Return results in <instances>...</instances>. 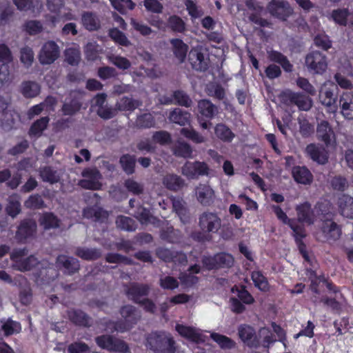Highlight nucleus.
I'll use <instances>...</instances> for the list:
<instances>
[{"instance_id":"11","label":"nucleus","mask_w":353,"mask_h":353,"mask_svg":"<svg viewBox=\"0 0 353 353\" xmlns=\"http://www.w3.org/2000/svg\"><path fill=\"white\" fill-rule=\"evenodd\" d=\"M82 94L77 91H72L69 97L65 99L61 108L64 115L72 116L77 114L81 108Z\"/></svg>"},{"instance_id":"61","label":"nucleus","mask_w":353,"mask_h":353,"mask_svg":"<svg viewBox=\"0 0 353 353\" xmlns=\"http://www.w3.org/2000/svg\"><path fill=\"white\" fill-rule=\"evenodd\" d=\"M105 259L106 262L110 263H124L127 265H132L133 261L125 256L118 253H108Z\"/></svg>"},{"instance_id":"35","label":"nucleus","mask_w":353,"mask_h":353,"mask_svg":"<svg viewBox=\"0 0 353 353\" xmlns=\"http://www.w3.org/2000/svg\"><path fill=\"white\" fill-rule=\"evenodd\" d=\"M39 222L45 230L59 228L61 223V221L52 212L43 213L40 216Z\"/></svg>"},{"instance_id":"7","label":"nucleus","mask_w":353,"mask_h":353,"mask_svg":"<svg viewBox=\"0 0 353 353\" xmlns=\"http://www.w3.org/2000/svg\"><path fill=\"white\" fill-rule=\"evenodd\" d=\"M282 97L285 103L294 104L301 110L308 111L313 105L312 99L300 92L286 91L283 93Z\"/></svg>"},{"instance_id":"22","label":"nucleus","mask_w":353,"mask_h":353,"mask_svg":"<svg viewBox=\"0 0 353 353\" xmlns=\"http://www.w3.org/2000/svg\"><path fill=\"white\" fill-rule=\"evenodd\" d=\"M168 119L171 123L185 126L190 123L191 114L179 108H175L170 112Z\"/></svg>"},{"instance_id":"32","label":"nucleus","mask_w":353,"mask_h":353,"mask_svg":"<svg viewBox=\"0 0 353 353\" xmlns=\"http://www.w3.org/2000/svg\"><path fill=\"white\" fill-rule=\"evenodd\" d=\"M74 254L83 260L94 261L101 257L102 252L98 248L77 247L75 249Z\"/></svg>"},{"instance_id":"34","label":"nucleus","mask_w":353,"mask_h":353,"mask_svg":"<svg viewBox=\"0 0 353 353\" xmlns=\"http://www.w3.org/2000/svg\"><path fill=\"white\" fill-rule=\"evenodd\" d=\"M297 211L298 221L301 223H306L309 225L314 222V213L310 204L305 203L299 205L296 208Z\"/></svg>"},{"instance_id":"24","label":"nucleus","mask_w":353,"mask_h":353,"mask_svg":"<svg viewBox=\"0 0 353 353\" xmlns=\"http://www.w3.org/2000/svg\"><path fill=\"white\" fill-rule=\"evenodd\" d=\"M162 183L169 190L177 192L186 186L185 180L175 174H167L163 179Z\"/></svg>"},{"instance_id":"13","label":"nucleus","mask_w":353,"mask_h":353,"mask_svg":"<svg viewBox=\"0 0 353 353\" xmlns=\"http://www.w3.org/2000/svg\"><path fill=\"white\" fill-rule=\"evenodd\" d=\"M175 330L181 337L190 341L196 343L204 342L203 336L201 330L194 327L177 323L175 325Z\"/></svg>"},{"instance_id":"47","label":"nucleus","mask_w":353,"mask_h":353,"mask_svg":"<svg viewBox=\"0 0 353 353\" xmlns=\"http://www.w3.org/2000/svg\"><path fill=\"white\" fill-rule=\"evenodd\" d=\"M205 92L210 97L218 100H223L225 97L224 88L216 83H210L206 85Z\"/></svg>"},{"instance_id":"46","label":"nucleus","mask_w":353,"mask_h":353,"mask_svg":"<svg viewBox=\"0 0 353 353\" xmlns=\"http://www.w3.org/2000/svg\"><path fill=\"white\" fill-rule=\"evenodd\" d=\"M39 173L43 181L50 183H57L60 179V176L57 171L50 166L41 168Z\"/></svg>"},{"instance_id":"63","label":"nucleus","mask_w":353,"mask_h":353,"mask_svg":"<svg viewBox=\"0 0 353 353\" xmlns=\"http://www.w3.org/2000/svg\"><path fill=\"white\" fill-rule=\"evenodd\" d=\"M108 59L110 63L121 70H127L131 66L130 61L125 57L111 54Z\"/></svg>"},{"instance_id":"27","label":"nucleus","mask_w":353,"mask_h":353,"mask_svg":"<svg viewBox=\"0 0 353 353\" xmlns=\"http://www.w3.org/2000/svg\"><path fill=\"white\" fill-rule=\"evenodd\" d=\"M197 108L199 112L208 119H213L219 113L218 107L209 99L199 100Z\"/></svg>"},{"instance_id":"55","label":"nucleus","mask_w":353,"mask_h":353,"mask_svg":"<svg viewBox=\"0 0 353 353\" xmlns=\"http://www.w3.org/2000/svg\"><path fill=\"white\" fill-rule=\"evenodd\" d=\"M173 97L175 103L181 106L189 108L192 105L190 97L183 90H175L173 92Z\"/></svg>"},{"instance_id":"64","label":"nucleus","mask_w":353,"mask_h":353,"mask_svg":"<svg viewBox=\"0 0 353 353\" xmlns=\"http://www.w3.org/2000/svg\"><path fill=\"white\" fill-rule=\"evenodd\" d=\"M0 21L1 25L6 24L13 15V8L7 3L0 4Z\"/></svg>"},{"instance_id":"20","label":"nucleus","mask_w":353,"mask_h":353,"mask_svg":"<svg viewBox=\"0 0 353 353\" xmlns=\"http://www.w3.org/2000/svg\"><path fill=\"white\" fill-rule=\"evenodd\" d=\"M334 130L327 121H321L316 127V137L319 140L323 141L326 146L330 145L334 138Z\"/></svg>"},{"instance_id":"2","label":"nucleus","mask_w":353,"mask_h":353,"mask_svg":"<svg viewBox=\"0 0 353 353\" xmlns=\"http://www.w3.org/2000/svg\"><path fill=\"white\" fill-rule=\"evenodd\" d=\"M95 342L102 349L110 352H128V344L123 340L108 334H103L95 338Z\"/></svg>"},{"instance_id":"17","label":"nucleus","mask_w":353,"mask_h":353,"mask_svg":"<svg viewBox=\"0 0 353 353\" xmlns=\"http://www.w3.org/2000/svg\"><path fill=\"white\" fill-rule=\"evenodd\" d=\"M16 284L19 288V300L24 305L30 304L32 300V292L30 282L22 275L16 279Z\"/></svg>"},{"instance_id":"9","label":"nucleus","mask_w":353,"mask_h":353,"mask_svg":"<svg viewBox=\"0 0 353 353\" xmlns=\"http://www.w3.org/2000/svg\"><path fill=\"white\" fill-rule=\"evenodd\" d=\"M37 225L32 219H24L21 220L17 227L15 239L19 242L24 243L28 239L34 236L37 232Z\"/></svg>"},{"instance_id":"4","label":"nucleus","mask_w":353,"mask_h":353,"mask_svg":"<svg viewBox=\"0 0 353 353\" xmlns=\"http://www.w3.org/2000/svg\"><path fill=\"white\" fill-rule=\"evenodd\" d=\"M124 293L128 299L138 303L150 294L151 286L147 283L131 282L124 285Z\"/></svg>"},{"instance_id":"50","label":"nucleus","mask_w":353,"mask_h":353,"mask_svg":"<svg viewBox=\"0 0 353 353\" xmlns=\"http://www.w3.org/2000/svg\"><path fill=\"white\" fill-rule=\"evenodd\" d=\"M117 228L128 232L135 231L137 229L136 222L130 217L120 215L116 219Z\"/></svg>"},{"instance_id":"5","label":"nucleus","mask_w":353,"mask_h":353,"mask_svg":"<svg viewBox=\"0 0 353 353\" xmlns=\"http://www.w3.org/2000/svg\"><path fill=\"white\" fill-rule=\"evenodd\" d=\"M198 225L204 233H216L221 227V219L216 213L206 211L199 215Z\"/></svg>"},{"instance_id":"53","label":"nucleus","mask_w":353,"mask_h":353,"mask_svg":"<svg viewBox=\"0 0 353 353\" xmlns=\"http://www.w3.org/2000/svg\"><path fill=\"white\" fill-rule=\"evenodd\" d=\"M168 26L172 31L176 32H183L185 30V24L183 19L176 15L169 17L168 20Z\"/></svg>"},{"instance_id":"39","label":"nucleus","mask_w":353,"mask_h":353,"mask_svg":"<svg viewBox=\"0 0 353 353\" xmlns=\"http://www.w3.org/2000/svg\"><path fill=\"white\" fill-rule=\"evenodd\" d=\"M81 21L83 26L89 31L97 30L100 28V21L93 12H84L82 14Z\"/></svg>"},{"instance_id":"54","label":"nucleus","mask_w":353,"mask_h":353,"mask_svg":"<svg viewBox=\"0 0 353 353\" xmlns=\"http://www.w3.org/2000/svg\"><path fill=\"white\" fill-rule=\"evenodd\" d=\"M124 187L126 190L134 195H140L143 193L144 185L132 179H128L124 181Z\"/></svg>"},{"instance_id":"30","label":"nucleus","mask_w":353,"mask_h":353,"mask_svg":"<svg viewBox=\"0 0 353 353\" xmlns=\"http://www.w3.org/2000/svg\"><path fill=\"white\" fill-rule=\"evenodd\" d=\"M12 174L9 169L0 171V183L6 182V185L12 190L16 189L21 183V174H14L11 178Z\"/></svg>"},{"instance_id":"62","label":"nucleus","mask_w":353,"mask_h":353,"mask_svg":"<svg viewBox=\"0 0 353 353\" xmlns=\"http://www.w3.org/2000/svg\"><path fill=\"white\" fill-rule=\"evenodd\" d=\"M215 134L218 138L223 141H230L234 136L230 128L223 123L216 125Z\"/></svg>"},{"instance_id":"12","label":"nucleus","mask_w":353,"mask_h":353,"mask_svg":"<svg viewBox=\"0 0 353 353\" xmlns=\"http://www.w3.org/2000/svg\"><path fill=\"white\" fill-rule=\"evenodd\" d=\"M56 265L60 270H63V273L72 275L80 270L79 261L72 256L60 254L56 259Z\"/></svg>"},{"instance_id":"44","label":"nucleus","mask_w":353,"mask_h":353,"mask_svg":"<svg viewBox=\"0 0 353 353\" xmlns=\"http://www.w3.org/2000/svg\"><path fill=\"white\" fill-rule=\"evenodd\" d=\"M268 57L272 61L279 63L286 72L292 70V65L290 63L285 56L279 52L272 50L268 52Z\"/></svg>"},{"instance_id":"29","label":"nucleus","mask_w":353,"mask_h":353,"mask_svg":"<svg viewBox=\"0 0 353 353\" xmlns=\"http://www.w3.org/2000/svg\"><path fill=\"white\" fill-rule=\"evenodd\" d=\"M160 237L169 243H176L181 240L182 234L179 230L174 229L173 226L167 223L165 226L162 227Z\"/></svg>"},{"instance_id":"21","label":"nucleus","mask_w":353,"mask_h":353,"mask_svg":"<svg viewBox=\"0 0 353 353\" xmlns=\"http://www.w3.org/2000/svg\"><path fill=\"white\" fill-rule=\"evenodd\" d=\"M120 314L125 323L130 326L137 324L141 318V311L132 305H126L121 307Z\"/></svg>"},{"instance_id":"16","label":"nucleus","mask_w":353,"mask_h":353,"mask_svg":"<svg viewBox=\"0 0 353 353\" xmlns=\"http://www.w3.org/2000/svg\"><path fill=\"white\" fill-rule=\"evenodd\" d=\"M170 199L172 202V210L179 217L181 221L183 224L189 223L190 220L189 210L184 199L180 196H171Z\"/></svg>"},{"instance_id":"1","label":"nucleus","mask_w":353,"mask_h":353,"mask_svg":"<svg viewBox=\"0 0 353 353\" xmlns=\"http://www.w3.org/2000/svg\"><path fill=\"white\" fill-rule=\"evenodd\" d=\"M146 345L154 353H175L176 343L172 335L165 331H154L146 338Z\"/></svg>"},{"instance_id":"52","label":"nucleus","mask_w":353,"mask_h":353,"mask_svg":"<svg viewBox=\"0 0 353 353\" xmlns=\"http://www.w3.org/2000/svg\"><path fill=\"white\" fill-rule=\"evenodd\" d=\"M48 121L49 119L45 117L34 122L29 130V134L37 137H40L43 131L47 128Z\"/></svg>"},{"instance_id":"14","label":"nucleus","mask_w":353,"mask_h":353,"mask_svg":"<svg viewBox=\"0 0 353 353\" xmlns=\"http://www.w3.org/2000/svg\"><path fill=\"white\" fill-rule=\"evenodd\" d=\"M188 61L196 71H205L208 68L209 59L199 49H192L188 54Z\"/></svg>"},{"instance_id":"31","label":"nucleus","mask_w":353,"mask_h":353,"mask_svg":"<svg viewBox=\"0 0 353 353\" xmlns=\"http://www.w3.org/2000/svg\"><path fill=\"white\" fill-rule=\"evenodd\" d=\"M40 265L39 260L34 255H30L22 260L17 261V264H13L12 267L20 272L31 271Z\"/></svg>"},{"instance_id":"49","label":"nucleus","mask_w":353,"mask_h":353,"mask_svg":"<svg viewBox=\"0 0 353 353\" xmlns=\"http://www.w3.org/2000/svg\"><path fill=\"white\" fill-rule=\"evenodd\" d=\"M330 184L335 191L344 192L349 187L347 178L342 175H335L331 177Z\"/></svg>"},{"instance_id":"58","label":"nucleus","mask_w":353,"mask_h":353,"mask_svg":"<svg viewBox=\"0 0 353 353\" xmlns=\"http://www.w3.org/2000/svg\"><path fill=\"white\" fill-rule=\"evenodd\" d=\"M65 60L71 65H77L81 60V54L79 50L70 48L65 51Z\"/></svg>"},{"instance_id":"40","label":"nucleus","mask_w":353,"mask_h":353,"mask_svg":"<svg viewBox=\"0 0 353 353\" xmlns=\"http://www.w3.org/2000/svg\"><path fill=\"white\" fill-rule=\"evenodd\" d=\"M136 157L129 154H123L119 159V163L123 172L131 175L135 172Z\"/></svg>"},{"instance_id":"45","label":"nucleus","mask_w":353,"mask_h":353,"mask_svg":"<svg viewBox=\"0 0 353 353\" xmlns=\"http://www.w3.org/2000/svg\"><path fill=\"white\" fill-rule=\"evenodd\" d=\"M16 122L15 114L12 111L3 112L0 118V128L5 132H9L14 127Z\"/></svg>"},{"instance_id":"19","label":"nucleus","mask_w":353,"mask_h":353,"mask_svg":"<svg viewBox=\"0 0 353 353\" xmlns=\"http://www.w3.org/2000/svg\"><path fill=\"white\" fill-rule=\"evenodd\" d=\"M306 154L315 162L324 165L328 161V155L322 145L310 143L305 148Z\"/></svg>"},{"instance_id":"43","label":"nucleus","mask_w":353,"mask_h":353,"mask_svg":"<svg viewBox=\"0 0 353 353\" xmlns=\"http://www.w3.org/2000/svg\"><path fill=\"white\" fill-rule=\"evenodd\" d=\"M5 210L13 219L21 212V203L17 195L14 194L8 197Z\"/></svg>"},{"instance_id":"57","label":"nucleus","mask_w":353,"mask_h":353,"mask_svg":"<svg viewBox=\"0 0 353 353\" xmlns=\"http://www.w3.org/2000/svg\"><path fill=\"white\" fill-rule=\"evenodd\" d=\"M109 36L116 43H119L121 46L127 47L131 45L130 41L126 37L125 34L117 28H113L110 30Z\"/></svg>"},{"instance_id":"36","label":"nucleus","mask_w":353,"mask_h":353,"mask_svg":"<svg viewBox=\"0 0 353 353\" xmlns=\"http://www.w3.org/2000/svg\"><path fill=\"white\" fill-rule=\"evenodd\" d=\"M292 175L294 180L299 183L310 184L312 181V174L305 167H294Z\"/></svg>"},{"instance_id":"51","label":"nucleus","mask_w":353,"mask_h":353,"mask_svg":"<svg viewBox=\"0 0 353 353\" xmlns=\"http://www.w3.org/2000/svg\"><path fill=\"white\" fill-rule=\"evenodd\" d=\"M210 338L217 343L222 349H232L236 345L235 342L231 339L219 333H211Z\"/></svg>"},{"instance_id":"3","label":"nucleus","mask_w":353,"mask_h":353,"mask_svg":"<svg viewBox=\"0 0 353 353\" xmlns=\"http://www.w3.org/2000/svg\"><path fill=\"white\" fill-rule=\"evenodd\" d=\"M308 70L315 74H323L327 68L326 56L318 50L310 52L305 59Z\"/></svg>"},{"instance_id":"38","label":"nucleus","mask_w":353,"mask_h":353,"mask_svg":"<svg viewBox=\"0 0 353 353\" xmlns=\"http://www.w3.org/2000/svg\"><path fill=\"white\" fill-rule=\"evenodd\" d=\"M83 216L88 219H94L95 221H104L108 216V212L99 207L87 208L83 210Z\"/></svg>"},{"instance_id":"6","label":"nucleus","mask_w":353,"mask_h":353,"mask_svg":"<svg viewBox=\"0 0 353 353\" xmlns=\"http://www.w3.org/2000/svg\"><path fill=\"white\" fill-rule=\"evenodd\" d=\"M181 170V174L189 179H195L199 176H208L210 172L206 163L198 161H186Z\"/></svg>"},{"instance_id":"33","label":"nucleus","mask_w":353,"mask_h":353,"mask_svg":"<svg viewBox=\"0 0 353 353\" xmlns=\"http://www.w3.org/2000/svg\"><path fill=\"white\" fill-rule=\"evenodd\" d=\"M170 43L172 46V51L175 57L179 60L180 63H183L188 51V46L179 39H172Z\"/></svg>"},{"instance_id":"37","label":"nucleus","mask_w":353,"mask_h":353,"mask_svg":"<svg viewBox=\"0 0 353 353\" xmlns=\"http://www.w3.org/2000/svg\"><path fill=\"white\" fill-rule=\"evenodd\" d=\"M134 216L143 225L149 223L155 224L156 221H159L153 216L150 210L141 205H139L134 213Z\"/></svg>"},{"instance_id":"48","label":"nucleus","mask_w":353,"mask_h":353,"mask_svg":"<svg viewBox=\"0 0 353 353\" xmlns=\"http://www.w3.org/2000/svg\"><path fill=\"white\" fill-rule=\"evenodd\" d=\"M39 85L34 81H26L22 83L21 92L27 98H32L39 94Z\"/></svg>"},{"instance_id":"8","label":"nucleus","mask_w":353,"mask_h":353,"mask_svg":"<svg viewBox=\"0 0 353 353\" xmlns=\"http://www.w3.org/2000/svg\"><path fill=\"white\" fill-rule=\"evenodd\" d=\"M60 55V50L58 45L53 41L46 42L38 55V59L41 65H50L53 63Z\"/></svg>"},{"instance_id":"15","label":"nucleus","mask_w":353,"mask_h":353,"mask_svg":"<svg viewBox=\"0 0 353 353\" xmlns=\"http://www.w3.org/2000/svg\"><path fill=\"white\" fill-rule=\"evenodd\" d=\"M319 100L327 108L330 113H336L338 110L337 94L330 88H323L320 91Z\"/></svg>"},{"instance_id":"56","label":"nucleus","mask_w":353,"mask_h":353,"mask_svg":"<svg viewBox=\"0 0 353 353\" xmlns=\"http://www.w3.org/2000/svg\"><path fill=\"white\" fill-rule=\"evenodd\" d=\"M9 64L0 61V89L12 81Z\"/></svg>"},{"instance_id":"25","label":"nucleus","mask_w":353,"mask_h":353,"mask_svg":"<svg viewBox=\"0 0 353 353\" xmlns=\"http://www.w3.org/2000/svg\"><path fill=\"white\" fill-rule=\"evenodd\" d=\"M322 232L327 241L330 242L338 240L341 235V230L339 225L331 220L324 221Z\"/></svg>"},{"instance_id":"23","label":"nucleus","mask_w":353,"mask_h":353,"mask_svg":"<svg viewBox=\"0 0 353 353\" xmlns=\"http://www.w3.org/2000/svg\"><path fill=\"white\" fill-rule=\"evenodd\" d=\"M239 336L241 339L250 347L258 346L259 342L256 339V332L250 325H243L239 329Z\"/></svg>"},{"instance_id":"10","label":"nucleus","mask_w":353,"mask_h":353,"mask_svg":"<svg viewBox=\"0 0 353 353\" xmlns=\"http://www.w3.org/2000/svg\"><path fill=\"white\" fill-rule=\"evenodd\" d=\"M267 10L272 16L283 21L293 13V9L288 2L280 0L270 1Z\"/></svg>"},{"instance_id":"59","label":"nucleus","mask_w":353,"mask_h":353,"mask_svg":"<svg viewBox=\"0 0 353 353\" xmlns=\"http://www.w3.org/2000/svg\"><path fill=\"white\" fill-rule=\"evenodd\" d=\"M155 121L150 113H145L136 119V125L140 128H149L154 125Z\"/></svg>"},{"instance_id":"28","label":"nucleus","mask_w":353,"mask_h":353,"mask_svg":"<svg viewBox=\"0 0 353 353\" xmlns=\"http://www.w3.org/2000/svg\"><path fill=\"white\" fill-rule=\"evenodd\" d=\"M340 214L346 218L353 219V197L348 194L342 195L338 201Z\"/></svg>"},{"instance_id":"26","label":"nucleus","mask_w":353,"mask_h":353,"mask_svg":"<svg viewBox=\"0 0 353 353\" xmlns=\"http://www.w3.org/2000/svg\"><path fill=\"white\" fill-rule=\"evenodd\" d=\"M68 319L74 325L83 327L90 326V317L80 310H69L67 311Z\"/></svg>"},{"instance_id":"42","label":"nucleus","mask_w":353,"mask_h":353,"mask_svg":"<svg viewBox=\"0 0 353 353\" xmlns=\"http://www.w3.org/2000/svg\"><path fill=\"white\" fill-rule=\"evenodd\" d=\"M341 113L348 120L353 119V97H341L339 100Z\"/></svg>"},{"instance_id":"60","label":"nucleus","mask_w":353,"mask_h":353,"mask_svg":"<svg viewBox=\"0 0 353 353\" xmlns=\"http://www.w3.org/2000/svg\"><path fill=\"white\" fill-rule=\"evenodd\" d=\"M314 45L323 50H328L332 48V41L329 37L325 34H317L314 37Z\"/></svg>"},{"instance_id":"18","label":"nucleus","mask_w":353,"mask_h":353,"mask_svg":"<svg viewBox=\"0 0 353 353\" xmlns=\"http://www.w3.org/2000/svg\"><path fill=\"white\" fill-rule=\"evenodd\" d=\"M195 194L202 205L209 206L214 201V192L208 184H199L195 188Z\"/></svg>"},{"instance_id":"41","label":"nucleus","mask_w":353,"mask_h":353,"mask_svg":"<svg viewBox=\"0 0 353 353\" xmlns=\"http://www.w3.org/2000/svg\"><path fill=\"white\" fill-rule=\"evenodd\" d=\"M173 154L178 157L185 159L192 157V149L190 144L184 141H178L172 147Z\"/></svg>"}]
</instances>
